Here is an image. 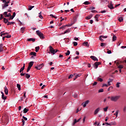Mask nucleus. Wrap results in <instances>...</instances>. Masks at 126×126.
<instances>
[{
    "instance_id": "e2e57ef3",
    "label": "nucleus",
    "mask_w": 126,
    "mask_h": 126,
    "mask_svg": "<svg viewBox=\"0 0 126 126\" xmlns=\"http://www.w3.org/2000/svg\"><path fill=\"white\" fill-rule=\"evenodd\" d=\"M90 9L91 10H93V9H95V7H91L90 8Z\"/></svg>"
},
{
    "instance_id": "7ed1b4c3",
    "label": "nucleus",
    "mask_w": 126,
    "mask_h": 126,
    "mask_svg": "<svg viewBox=\"0 0 126 126\" xmlns=\"http://www.w3.org/2000/svg\"><path fill=\"white\" fill-rule=\"evenodd\" d=\"M49 48L50 53L53 55H55V49H54L53 47H52V46H50Z\"/></svg>"
},
{
    "instance_id": "9d476101",
    "label": "nucleus",
    "mask_w": 126,
    "mask_h": 126,
    "mask_svg": "<svg viewBox=\"0 0 126 126\" xmlns=\"http://www.w3.org/2000/svg\"><path fill=\"white\" fill-rule=\"evenodd\" d=\"M25 69V63H24L23 66L22 67L20 70V73L22 72V71H24Z\"/></svg>"
},
{
    "instance_id": "473e14b6",
    "label": "nucleus",
    "mask_w": 126,
    "mask_h": 126,
    "mask_svg": "<svg viewBox=\"0 0 126 126\" xmlns=\"http://www.w3.org/2000/svg\"><path fill=\"white\" fill-rule=\"evenodd\" d=\"M70 51L69 50L67 51V53H65L66 56H69Z\"/></svg>"
},
{
    "instance_id": "774afa93",
    "label": "nucleus",
    "mask_w": 126,
    "mask_h": 126,
    "mask_svg": "<svg viewBox=\"0 0 126 126\" xmlns=\"http://www.w3.org/2000/svg\"><path fill=\"white\" fill-rule=\"evenodd\" d=\"M50 16H52V17H53L54 18H57V17H56V16H53V14H51V15H50Z\"/></svg>"
},
{
    "instance_id": "58836bf2",
    "label": "nucleus",
    "mask_w": 126,
    "mask_h": 126,
    "mask_svg": "<svg viewBox=\"0 0 126 126\" xmlns=\"http://www.w3.org/2000/svg\"><path fill=\"white\" fill-rule=\"evenodd\" d=\"M100 38H103V39H106V38H108L107 36H104V35H100Z\"/></svg>"
},
{
    "instance_id": "20e7f679",
    "label": "nucleus",
    "mask_w": 126,
    "mask_h": 126,
    "mask_svg": "<svg viewBox=\"0 0 126 126\" xmlns=\"http://www.w3.org/2000/svg\"><path fill=\"white\" fill-rule=\"evenodd\" d=\"M101 64L100 62H95L94 63V67L95 69H97V68H98V65H100V64Z\"/></svg>"
},
{
    "instance_id": "3c124183",
    "label": "nucleus",
    "mask_w": 126,
    "mask_h": 126,
    "mask_svg": "<svg viewBox=\"0 0 126 126\" xmlns=\"http://www.w3.org/2000/svg\"><path fill=\"white\" fill-rule=\"evenodd\" d=\"M99 17H100V15H98L96 14L95 16H94V18H99Z\"/></svg>"
},
{
    "instance_id": "4c0bfd02",
    "label": "nucleus",
    "mask_w": 126,
    "mask_h": 126,
    "mask_svg": "<svg viewBox=\"0 0 126 126\" xmlns=\"http://www.w3.org/2000/svg\"><path fill=\"white\" fill-rule=\"evenodd\" d=\"M67 26V25L62 26V27L60 28V29H65V27Z\"/></svg>"
},
{
    "instance_id": "2f4dec72",
    "label": "nucleus",
    "mask_w": 126,
    "mask_h": 126,
    "mask_svg": "<svg viewBox=\"0 0 126 126\" xmlns=\"http://www.w3.org/2000/svg\"><path fill=\"white\" fill-rule=\"evenodd\" d=\"M119 114V110H117L116 113L114 114L115 116H116V118H118V115Z\"/></svg>"
},
{
    "instance_id": "5fc2aeb1",
    "label": "nucleus",
    "mask_w": 126,
    "mask_h": 126,
    "mask_svg": "<svg viewBox=\"0 0 126 126\" xmlns=\"http://www.w3.org/2000/svg\"><path fill=\"white\" fill-rule=\"evenodd\" d=\"M99 39L100 41H101V42H104V39H102V37H101V36H99Z\"/></svg>"
},
{
    "instance_id": "f03ea898",
    "label": "nucleus",
    "mask_w": 126,
    "mask_h": 126,
    "mask_svg": "<svg viewBox=\"0 0 126 126\" xmlns=\"http://www.w3.org/2000/svg\"><path fill=\"white\" fill-rule=\"evenodd\" d=\"M36 33L38 36L40 38V39H45V37H44V34L42 33L40 31H36Z\"/></svg>"
},
{
    "instance_id": "9b49d317",
    "label": "nucleus",
    "mask_w": 126,
    "mask_h": 126,
    "mask_svg": "<svg viewBox=\"0 0 126 126\" xmlns=\"http://www.w3.org/2000/svg\"><path fill=\"white\" fill-rule=\"evenodd\" d=\"M100 111V108H97L94 112V115H97Z\"/></svg>"
},
{
    "instance_id": "7c9ffc66",
    "label": "nucleus",
    "mask_w": 126,
    "mask_h": 126,
    "mask_svg": "<svg viewBox=\"0 0 126 126\" xmlns=\"http://www.w3.org/2000/svg\"><path fill=\"white\" fill-rule=\"evenodd\" d=\"M112 40L115 42L116 40H117V36H116V35H113Z\"/></svg>"
},
{
    "instance_id": "ea45409f",
    "label": "nucleus",
    "mask_w": 126,
    "mask_h": 126,
    "mask_svg": "<svg viewBox=\"0 0 126 126\" xmlns=\"http://www.w3.org/2000/svg\"><path fill=\"white\" fill-rule=\"evenodd\" d=\"M108 108H109V107H108V106H107L106 107L103 108V111H104V112H107V111H108Z\"/></svg>"
},
{
    "instance_id": "a19ab883",
    "label": "nucleus",
    "mask_w": 126,
    "mask_h": 126,
    "mask_svg": "<svg viewBox=\"0 0 126 126\" xmlns=\"http://www.w3.org/2000/svg\"><path fill=\"white\" fill-rule=\"evenodd\" d=\"M100 46H101V47H105V46H106V43H101Z\"/></svg>"
},
{
    "instance_id": "0e129e2a",
    "label": "nucleus",
    "mask_w": 126,
    "mask_h": 126,
    "mask_svg": "<svg viewBox=\"0 0 126 126\" xmlns=\"http://www.w3.org/2000/svg\"><path fill=\"white\" fill-rule=\"evenodd\" d=\"M105 12H106V11L105 10L101 11V12H100L101 13H105Z\"/></svg>"
},
{
    "instance_id": "0eeeda50",
    "label": "nucleus",
    "mask_w": 126,
    "mask_h": 126,
    "mask_svg": "<svg viewBox=\"0 0 126 126\" xmlns=\"http://www.w3.org/2000/svg\"><path fill=\"white\" fill-rule=\"evenodd\" d=\"M4 92H5V95H8V89H7V88L6 87V86H5L4 87Z\"/></svg>"
},
{
    "instance_id": "72a5a7b5",
    "label": "nucleus",
    "mask_w": 126,
    "mask_h": 126,
    "mask_svg": "<svg viewBox=\"0 0 126 126\" xmlns=\"http://www.w3.org/2000/svg\"><path fill=\"white\" fill-rule=\"evenodd\" d=\"M22 126H24V125H25V121H24V119H22Z\"/></svg>"
},
{
    "instance_id": "603ef678",
    "label": "nucleus",
    "mask_w": 126,
    "mask_h": 126,
    "mask_svg": "<svg viewBox=\"0 0 126 126\" xmlns=\"http://www.w3.org/2000/svg\"><path fill=\"white\" fill-rule=\"evenodd\" d=\"M26 73H23V72H22V73H21L20 75H21V76H24L26 75Z\"/></svg>"
},
{
    "instance_id": "6e6552de",
    "label": "nucleus",
    "mask_w": 126,
    "mask_h": 126,
    "mask_svg": "<svg viewBox=\"0 0 126 126\" xmlns=\"http://www.w3.org/2000/svg\"><path fill=\"white\" fill-rule=\"evenodd\" d=\"M89 103V100H87L85 102L82 103V105H83V107L85 108L86 107V105Z\"/></svg>"
},
{
    "instance_id": "a211bd4d",
    "label": "nucleus",
    "mask_w": 126,
    "mask_h": 126,
    "mask_svg": "<svg viewBox=\"0 0 126 126\" xmlns=\"http://www.w3.org/2000/svg\"><path fill=\"white\" fill-rule=\"evenodd\" d=\"M28 41H32V42H35V41H36V39L35 38H31L28 39Z\"/></svg>"
},
{
    "instance_id": "dca6fc26",
    "label": "nucleus",
    "mask_w": 126,
    "mask_h": 126,
    "mask_svg": "<svg viewBox=\"0 0 126 126\" xmlns=\"http://www.w3.org/2000/svg\"><path fill=\"white\" fill-rule=\"evenodd\" d=\"M105 124L106 125H107V126H114V125H115V124L114 123V122H111L110 123H108L106 122Z\"/></svg>"
},
{
    "instance_id": "f3484780",
    "label": "nucleus",
    "mask_w": 126,
    "mask_h": 126,
    "mask_svg": "<svg viewBox=\"0 0 126 126\" xmlns=\"http://www.w3.org/2000/svg\"><path fill=\"white\" fill-rule=\"evenodd\" d=\"M83 46H85V47H89V44L88 42H85L83 43Z\"/></svg>"
},
{
    "instance_id": "6e6d98bb",
    "label": "nucleus",
    "mask_w": 126,
    "mask_h": 126,
    "mask_svg": "<svg viewBox=\"0 0 126 126\" xmlns=\"http://www.w3.org/2000/svg\"><path fill=\"white\" fill-rule=\"evenodd\" d=\"M104 86H106V87H108V85L106 84H103L102 87H104Z\"/></svg>"
},
{
    "instance_id": "09e8293b",
    "label": "nucleus",
    "mask_w": 126,
    "mask_h": 126,
    "mask_svg": "<svg viewBox=\"0 0 126 126\" xmlns=\"http://www.w3.org/2000/svg\"><path fill=\"white\" fill-rule=\"evenodd\" d=\"M30 69H31V67L28 66L27 69V72H29V71L30 70Z\"/></svg>"
},
{
    "instance_id": "13d9d810",
    "label": "nucleus",
    "mask_w": 126,
    "mask_h": 126,
    "mask_svg": "<svg viewBox=\"0 0 126 126\" xmlns=\"http://www.w3.org/2000/svg\"><path fill=\"white\" fill-rule=\"evenodd\" d=\"M126 106H125L124 108H123V112H126Z\"/></svg>"
},
{
    "instance_id": "423d86ee",
    "label": "nucleus",
    "mask_w": 126,
    "mask_h": 126,
    "mask_svg": "<svg viewBox=\"0 0 126 126\" xmlns=\"http://www.w3.org/2000/svg\"><path fill=\"white\" fill-rule=\"evenodd\" d=\"M91 59H92V60H93L94 62H98V59L95 56H91Z\"/></svg>"
},
{
    "instance_id": "bf43d9fd",
    "label": "nucleus",
    "mask_w": 126,
    "mask_h": 126,
    "mask_svg": "<svg viewBox=\"0 0 126 126\" xmlns=\"http://www.w3.org/2000/svg\"><path fill=\"white\" fill-rule=\"evenodd\" d=\"M5 37H6V38H11V35H8L7 36H5Z\"/></svg>"
},
{
    "instance_id": "393cba45",
    "label": "nucleus",
    "mask_w": 126,
    "mask_h": 126,
    "mask_svg": "<svg viewBox=\"0 0 126 126\" xmlns=\"http://www.w3.org/2000/svg\"><path fill=\"white\" fill-rule=\"evenodd\" d=\"M39 50H40V47L39 46H37L35 47V52L36 53H38Z\"/></svg>"
},
{
    "instance_id": "338daca9",
    "label": "nucleus",
    "mask_w": 126,
    "mask_h": 126,
    "mask_svg": "<svg viewBox=\"0 0 126 126\" xmlns=\"http://www.w3.org/2000/svg\"><path fill=\"white\" fill-rule=\"evenodd\" d=\"M107 54H112V51L109 50L107 51Z\"/></svg>"
},
{
    "instance_id": "4d7b16f0",
    "label": "nucleus",
    "mask_w": 126,
    "mask_h": 126,
    "mask_svg": "<svg viewBox=\"0 0 126 126\" xmlns=\"http://www.w3.org/2000/svg\"><path fill=\"white\" fill-rule=\"evenodd\" d=\"M0 18L1 19H3V18H3V15L2 14H0Z\"/></svg>"
},
{
    "instance_id": "39448f33",
    "label": "nucleus",
    "mask_w": 126,
    "mask_h": 126,
    "mask_svg": "<svg viewBox=\"0 0 126 126\" xmlns=\"http://www.w3.org/2000/svg\"><path fill=\"white\" fill-rule=\"evenodd\" d=\"M108 7L110 9H114V6H113V2L111 1L110 4L107 5Z\"/></svg>"
},
{
    "instance_id": "79ce46f5",
    "label": "nucleus",
    "mask_w": 126,
    "mask_h": 126,
    "mask_svg": "<svg viewBox=\"0 0 126 126\" xmlns=\"http://www.w3.org/2000/svg\"><path fill=\"white\" fill-rule=\"evenodd\" d=\"M102 92H104V90L103 89H101L98 90V93H101Z\"/></svg>"
},
{
    "instance_id": "6ab92c4d",
    "label": "nucleus",
    "mask_w": 126,
    "mask_h": 126,
    "mask_svg": "<svg viewBox=\"0 0 126 126\" xmlns=\"http://www.w3.org/2000/svg\"><path fill=\"white\" fill-rule=\"evenodd\" d=\"M1 98L3 100H6V98L7 96H4V94H2L1 95Z\"/></svg>"
},
{
    "instance_id": "052dcab7",
    "label": "nucleus",
    "mask_w": 126,
    "mask_h": 126,
    "mask_svg": "<svg viewBox=\"0 0 126 126\" xmlns=\"http://www.w3.org/2000/svg\"><path fill=\"white\" fill-rule=\"evenodd\" d=\"M22 118L23 119V120H24L25 121H27V118H26V117H25L24 116H23Z\"/></svg>"
},
{
    "instance_id": "ddd939ff",
    "label": "nucleus",
    "mask_w": 126,
    "mask_h": 126,
    "mask_svg": "<svg viewBox=\"0 0 126 126\" xmlns=\"http://www.w3.org/2000/svg\"><path fill=\"white\" fill-rule=\"evenodd\" d=\"M8 6V4L7 3L5 2V4L2 6V9H4V8H5V7Z\"/></svg>"
},
{
    "instance_id": "c756f323",
    "label": "nucleus",
    "mask_w": 126,
    "mask_h": 126,
    "mask_svg": "<svg viewBox=\"0 0 126 126\" xmlns=\"http://www.w3.org/2000/svg\"><path fill=\"white\" fill-rule=\"evenodd\" d=\"M70 32V29H67V30H66L64 32L63 34H66V33H68Z\"/></svg>"
},
{
    "instance_id": "4468645a",
    "label": "nucleus",
    "mask_w": 126,
    "mask_h": 126,
    "mask_svg": "<svg viewBox=\"0 0 126 126\" xmlns=\"http://www.w3.org/2000/svg\"><path fill=\"white\" fill-rule=\"evenodd\" d=\"M118 21H119V22H123V21H124V18H123V17H119L118 18Z\"/></svg>"
},
{
    "instance_id": "a18cd8bd",
    "label": "nucleus",
    "mask_w": 126,
    "mask_h": 126,
    "mask_svg": "<svg viewBox=\"0 0 126 126\" xmlns=\"http://www.w3.org/2000/svg\"><path fill=\"white\" fill-rule=\"evenodd\" d=\"M112 82H113V79H111V78H109L107 81V82H109V83H111Z\"/></svg>"
},
{
    "instance_id": "e433bc0d",
    "label": "nucleus",
    "mask_w": 126,
    "mask_h": 126,
    "mask_svg": "<svg viewBox=\"0 0 126 126\" xmlns=\"http://www.w3.org/2000/svg\"><path fill=\"white\" fill-rule=\"evenodd\" d=\"M90 2H88V1H86L84 2V4H86V5H88V4H90Z\"/></svg>"
},
{
    "instance_id": "412c9836",
    "label": "nucleus",
    "mask_w": 126,
    "mask_h": 126,
    "mask_svg": "<svg viewBox=\"0 0 126 126\" xmlns=\"http://www.w3.org/2000/svg\"><path fill=\"white\" fill-rule=\"evenodd\" d=\"M92 16H93L92 15H90V16L86 18V19H87V20H89V19H91V18H92Z\"/></svg>"
},
{
    "instance_id": "1a4fd4ad",
    "label": "nucleus",
    "mask_w": 126,
    "mask_h": 126,
    "mask_svg": "<svg viewBox=\"0 0 126 126\" xmlns=\"http://www.w3.org/2000/svg\"><path fill=\"white\" fill-rule=\"evenodd\" d=\"M3 44H2V43H1L0 44V52H3V48H4V47H3Z\"/></svg>"
},
{
    "instance_id": "c85d7f7f",
    "label": "nucleus",
    "mask_w": 126,
    "mask_h": 126,
    "mask_svg": "<svg viewBox=\"0 0 126 126\" xmlns=\"http://www.w3.org/2000/svg\"><path fill=\"white\" fill-rule=\"evenodd\" d=\"M25 30V28L22 27V28L21 29V32L22 33H24Z\"/></svg>"
},
{
    "instance_id": "b1692460",
    "label": "nucleus",
    "mask_w": 126,
    "mask_h": 126,
    "mask_svg": "<svg viewBox=\"0 0 126 126\" xmlns=\"http://www.w3.org/2000/svg\"><path fill=\"white\" fill-rule=\"evenodd\" d=\"M17 87L18 88V90H21V86H20V85H19V84H17Z\"/></svg>"
},
{
    "instance_id": "f257e3e1",
    "label": "nucleus",
    "mask_w": 126,
    "mask_h": 126,
    "mask_svg": "<svg viewBox=\"0 0 126 126\" xmlns=\"http://www.w3.org/2000/svg\"><path fill=\"white\" fill-rule=\"evenodd\" d=\"M120 98H121V96L120 95L112 96L111 97V100L113 102H117Z\"/></svg>"
},
{
    "instance_id": "f8f14e48",
    "label": "nucleus",
    "mask_w": 126,
    "mask_h": 126,
    "mask_svg": "<svg viewBox=\"0 0 126 126\" xmlns=\"http://www.w3.org/2000/svg\"><path fill=\"white\" fill-rule=\"evenodd\" d=\"M33 63H34V62H31L29 63V67H32L33 66Z\"/></svg>"
},
{
    "instance_id": "8fccbe9b",
    "label": "nucleus",
    "mask_w": 126,
    "mask_h": 126,
    "mask_svg": "<svg viewBox=\"0 0 126 126\" xmlns=\"http://www.w3.org/2000/svg\"><path fill=\"white\" fill-rule=\"evenodd\" d=\"M73 46H77V42H73Z\"/></svg>"
},
{
    "instance_id": "2eb2a0df",
    "label": "nucleus",
    "mask_w": 126,
    "mask_h": 126,
    "mask_svg": "<svg viewBox=\"0 0 126 126\" xmlns=\"http://www.w3.org/2000/svg\"><path fill=\"white\" fill-rule=\"evenodd\" d=\"M38 66L39 70H40V69H41V68H42V67L44 66V63L40 64L38 65Z\"/></svg>"
},
{
    "instance_id": "a878e982",
    "label": "nucleus",
    "mask_w": 126,
    "mask_h": 126,
    "mask_svg": "<svg viewBox=\"0 0 126 126\" xmlns=\"http://www.w3.org/2000/svg\"><path fill=\"white\" fill-rule=\"evenodd\" d=\"M41 13H42V12H40V13H38L39 14V18H41V19H43V18H44V17H43V16H42V15H41Z\"/></svg>"
},
{
    "instance_id": "aec40b11",
    "label": "nucleus",
    "mask_w": 126,
    "mask_h": 126,
    "mask_svg": "<svg viewBox=\"0 0 126 126\" xmlns=\"http://www.w3.org/2000/svg\"><path fill=\"white\" fill-rule=\"evenodd\" d=\"M3 22L6 24V23H7L8 22V19L5 18H3Z\"/></svg>"
},
{
    "instance_id": "cd10ccee",
    "label": "nucleus",
    "mask_w": 126,
    "mask_h": 126,
    "mask_svg": "<svg viewBox=\"0 0 126 126\" xmlns=\"http://www.w3.org/2000/svg\"><path fill=\"white\" fill-rule=\"evenodd\" d=\"M36 54H37V53H36V52H31V53H30V55H31V56H36Z\"/></svg>"
},
{
    "instance_id": "c9c22d12",
    "label": "nucleus",
    "mask_w": 126,
    "mask_h": 126,
    "mask_svg": "<svg viewBox=\"0 0 126 126\" xmlns=\"http://www.w3.org/2000/svg\"><path fill=\"white\" fill-rule=\"evenodd\" d=\"M76 123H78L77 120L75 119L74 120V122L73 123L72 125L74 126V125H75V124H76Z\"/></svg>"
},
{
    "instance_id": "69168bd1",
    "label": "nucleus",
    "mask_w": 126,
    "mask_h": 126,
    "mask_svg": "<svg viewBox=\"0 0 126 126\" xmlns=\"http://www.w3.org/2000/svg\"><path fill=\"white\" fill-rule=\"evenodd\" d=\"M93 86H95V85H97V82H94V83H93Z\"/></svg>"
},
{
    "instance_id": "bb28decb",
    "label": "nucleus",
    "mask_w": 126,
    "mask_h": 126,
    "mask_svg": "<svg viewBox=\"0 0 126 126\" xmlns=\"http://www.w3.org/2000/svg\"><path fill=\"white\" fill-rule=\"evenodd\" d=\"M3 15H4V17H8V16L7 15V12H4Z\"/></svg>"
},
{
    "instance_id": "4be33fe9",
    "label": "nucleus",
    "mask_w": 126,
    "mask_h": 126,
    "mask_svg": "<svg viewBox=\"0 0 126 126\" xmlns=\"http://www.w3.org/2000/svg\"><path fill=\"white\" fill-rule=\"evenodd\" d=\"M28 111H29V110L28 109V108H25L24 109V110H23L24 113V114H26V113H27V112H28Z\"/></svg>"
},
{
    "instance_id": "37998d69",
    "label": "nucleus",
    "mask_w": 126,
    "mask_h": 126,
    "mask_svg": "<svg viewBox=\"0 0 126 126\" xmlns=\"http://www.w3.org/2000/svg\"><path fill=\"white\" fill-rule=\"evenodd\" d=\"M118 67L121 69L122 68H124V66H123V65H119Z\"/></svg>"
},
{
    "instance_id": "864d4df0",
    "label": "nucleus",
    "mask_w": 126,
    "mask_h": 126,
    "mask_svg": "<svg viewBox=\"0 0 126 126\" xmlns=\"http://www.w3.org/2000/svg\"><path fill=\"white\" fill-rule=\"evenodd\" d=\"M34 7V6H30V7H29V10H31V9H32V8H33Z\"/></svg>"
},
{
    "instance_id": "5701e85b",
    "label": "nucleus",
    "mask_w": 126,
    "mask_h": 126,
    "mask_svg": "<svg viewBox=\"0 0 126 126\" xmlns=\"http://www.w3.org/2000/svg\"><path fill=\"white\" fill-rule=\"evenodd\" d=\"M30 74H28V73H26V78H27V79H29V78H30Z\"/></svg>"
},
{
    "instance_id": "c03bdc74",
    "label": "nucleus",
    "mask_w": 126,
    "mask_h": 126,
    "mask_svg": "<svg viewBox=\"0 0 126 126\" xmlns=\"http://www.w3.org/2000/svg\"><path fill=\"white\" fill-rule=\"evenodd\" d=\"M120 84H121V83H119L118 82L116 84V87H117V88H119L120 87Z\"/></svg>"
},
{
    "instance_id": "49530a36",
    "label": "nucleus",
    "mask_w": 126,
    "mask_h": 126,
    "mask_svg": "<svg viewBox=\"0 0 126 126\" xmlns=\"http://www.w3.org/2000/svg\"><path fill=\"white\" fill-rule=\"evenodd\" d=\"M73 77V74H71L68 76V79H70V78H72Z\"/></svg>"
},
{
    "instance_id": "f704fd0d",
    "label": "nucleus",
    "mask_w": 126,
    "mask_h": 126,
    "mask_svg": "<svg viewBox=\"0 0 126 126\" xmlns=\"http://www.w3.org/2000/svg\"><path fill=\"white\" fill-rule=\"evenodd\" d=\"M97 80H98V81H99L100 82H102L103 81V79L98 77Z\"/></svg>"
},
{
    "instance_id": "de8ad7c7",
    "label": "nucleus",
    "mask_w": 126,
    "mask_h": 126,
    "mask_svg": "<svg viewBox=\"0 0 126 126\" xmlns=\"http://www.w3.org/2000/svg\"><path fill=\"white\" fill-rule=\"evenodd\" d=\"M15 15H16V14L15 13V12H14L12 16V18H14V17H15Z\"/></svg>"
},
{
    "instance_id": "680f3d73",
    "label": "nucleus",
    "mask_w": 126,
    "mask_h": 126,
    "mask_svg": "<svg viewBox=\"0 0 126 126\" xmlns=\"http://www.w3.org/2000/svg\"><path fill=\"white\" fill-rule=\"evenodd\" d=\"M80 76H81V74H79L76 76V78H77V77H79Z\"/></svg>"
}]
</instances>
